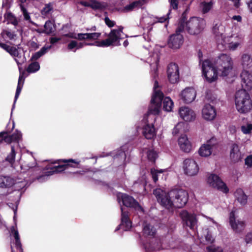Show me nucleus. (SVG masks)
Here are the masks:
<instances>
[{"instance_id":"nucleus-9","label":"nucleus","mask_w":252,"mask_h":252,"mask_svg":"<svg viewBox=\"0 0 252 252\" xmlns=\"http://www.w3.org/2000/svg\"><path fill=\"white\" fill-rule=\"evenodd\" d=\"M184 21L182 20L179 23L178 27L176 30V33L170 36L168 45L173 49H177L180 48L183 43V36L180 32L184 31Z\"/></svg>"},{"instance_id":"nucleus-2","label":"nucleus","mask_w":252,"mask_h":252,"mask_svg":"<svg viewBox=\"0 0 252 252\" xmlns=\"http://www.w3.org/2000/svg\"><path fill=\"white\" fill-rule=\"evenodd\" d=\"M235 103L236 109L242 114L249 112L252 108V101L250 96L244 90H240L236 93Z\"/></svg>"},{"instance_id":"nucleus-39","label":"nucleus","mask_w":252,"mask_h":252,"mask_svg":"<svg viewBox=\"0 0 252 252\" xmlns=\"http://www.w3.org/2000/svg\"><path fill=\"white\" fill-rule=\"evenodd\" d=\"M174 103L169 97H166L163 100V109L167 112L172 111Z\"/></svg>"},{"instance_id":"nucleus-12","label":"nucleus","mask_w":252,"mask_h":252,"mask_svg":"<svg viewBox=\"0 0 252 252\" xmlns=\"http://www.w3.org/2000/svg\"><path fill=\"white\" fill-rule=\"evenodd\" d=\"M63 162H67V163L62 165L55 166L50 168L49 169H48V170L45 172V175L40 176L38 179L39 180H41L45 178L47 176L52 175L54 174L58 173L60 172H62L65 170L68 166L75 167L74 166L72 165L70 163H73L77 165L79 164L80 163V161L72 159H69L68 160H63Z\"/></svg>"},{"instance_id":"nucleus-6","label":"nucleus","mask_w":252,"mask_h":252,"mask_svg":"<svg viewBox=\"0 0 252 252\" xmlns=\"http://www.w3.org/2000/svg\"><path fill=\"white\" fill-rule=\"evenodd\" d=\"M123 27H120L118 29L111 30L108 35V38L97 42V46L101 47H108L111 45H120V39L122 37L121 34L123 33Z\"/></svg>"},{"instance_id":"nucleus-64","label":"nucleus","mask_w":252,"mask_h":252,"mask_svg":"<svg viewBox=\"0 0 252 252\" xmlns=\"http://www.w3.org/2000/svg\"><path fill=\"white\" fill-rule=\"evenodd\" d=\"M10 131H6V134H4V136L3 137V141H4L5 142L7 143H10L11 142L13 141L12 137L11 135H8V133Z\"/></svg>"},{"instance_id":"nucleus-51","label":"nucleus","mask_w":252,"mask_h":252,"mask_svg":"<svg viewBox=\"0 0 252 252\" xmlns=\"http://www.w3.org/2000/svg\"><path fill=\"white\" fill-rule=\"evenodd\" d=\"M171 10L169 9L167 15L166 16H162L160 17H155L154 20V22L153 24L159 22V23H163L165 22L167 19L169 18V15L170 13Z\"/></svg>"},{"instance_id":"nucleus-50","label":"nucleus","mask_w":252,"mask_h":252,"mask_svg":"<svg viewBox=\"0 0 252 252\" xmlns=\"http://www.w3.org/2000/svg\"><path fill=\"white\" fill-rule=\"evenodd\" d=\"M53 10V6L51 3L46 4L45 7L41 11V13L43 15H47L49 14Z\"/></svg>"},{"instance_id":"nucleus-62","label":"nucleus","mask_w":252,"mask_h":252,"mask_svg":"<svg viewBox=\"0 0 252 252\" xmlns=\"http://www.w3.org/2000/svg\"><path fill=\"white\" fill-rule=\"evenodd\" d=\"M77 45V42L76 41L71 40L69 43H68L67 48L70 50H72L73 49L75 48V50L74 51L75 52L76 50Z\"/></svg>"},{"instance_id":"nucleus-61","label":"nucleus","mask_w":252,"mask_h":252,"mask_svg":"<svg viewBox=\"0 0 252 252\" xmlns=\"http://www.w3.org/2000/svg\"><path fill=\"white\" fill-rule=\"evenodd\" d=\"M7 18L9 22L11 23L13 25H17L18 24V21L15 17L11 13L7 14Z\"/></svg>"},{"instance_id":"nucleus-55","label":"nucleus","mask_w":252,"mask_h":252,"mask_svg":"<svg viewBox=\"0 0 252 252\" xmlns=\"http://www.w3.org/2000/svg\"><path fill=\"white\" fill-rule=\"evenodd\" d=\"M170 2V8L176 10L178 8V5L183 1V0H169Z\"/></svg>"},{"instance_id":"nucleus-21","label":"nucleus","mask_w":252,"mask_h":252,"mask_svg":"<svg viewBox=\"0 0 252 252\" xmlns=\"http://www.w3.org/2000/svg\"><path fill=\"white\" fill-rule=\"evenodd\" d=\"M167 76L171 83L177 82L179 79V70L178 65L175 63H170L167 67Z\"/></svg>"},{"instance_id":"nucleus-20","label":"nucleus","mask_w":252,"mask_h":252,"mask_svg":"<svg viewBox=\"0 0 252 252\" xmlns=\"http://www.w3.org/2000/svg\"><path fill=\"white\" fill-rule=\"evenodd\" d=\"M151 117L148 119L144 118L143 121L145 124L143 127V134L147 139H152L156 134L155 129L154 127L153 123L155 121L149 120Z\"/></svg>"},{"instance_id":"nucleus-44","label":"nucleus","mask_w":252,"mask_h":252,"mask_svg":"<svg viewBox=\"0 0 252 252\" xmlns=\"http://www.w3.org/2000/svg\"><path fill=\"white\" fill-rule=\"evenodd\" d=\"M54 24L51 21H47L44 25V32L49 34L54 32Z\"/></svg>"},{"instance_id":"nucleus-56","label":"nucleus","mask_w":252,"mask_h":252,"mask_svg":"<svg viewBox=\"0 0 252 252\" xmlns=\"http://www.w3.org/2000/svg\"><path fill=\"white\" fill-rule=\"evenodd\" d=\"M100 34L99 32L87 33L88 40L97 39L100 36Z\"/></svg>"},{"instance_id":"nucleus-11","label":"nucleus","mask_w":252,"mask_h":252,"mask_svg":"<svg viewBox=\"0 0 252 252\" xmlns=\"http://www.w3.org/2000/svg\"><path fill=\"white\" fill-rule=\"evenodd\" d=\"M207 182L209 186L217 189L224 193H227L229 191V189L226 184L222 182L218 175L215 174H211L208 175Z\"/></svg>"},{"instance_id":"nucleus-17","label":"nucleus","mask_w":252,"mask_h":252,"mask_svg":"<svg viewBox=\"0 0 252 252\" xmlns=\"http://www.w3.org/2000/svg\"><path fill=\"white\" fill-rule=\"evenodd\" d=\"M183 169L185 173L189 176L196 175L199 171V167L196 162L189 158L184 160Z\"/></svg>"},{"instance_id":"nucleus-48","label":"nucleus","mask_w":252,"mask_h":252,"mask_svg":"<svg viewBox=\"0 0 252 252\" xmlns=\"http://www.w3.org/2000/svg\"><path fill=\"white\" fill-rule=\"evenodd\" d=\"M126 155L125 152L121 149L118 151V153L114 156V158L115 160L120 159L124 162L126 159Z\"/></svg>"},{"instance_id":"nucleus-53","label":"nucleus","mask_w":252,"mask_h":252,"mask_svg":"<svg viewBox=\"0 0 252 252\" xmlns=\"http://www.w3.org/2000/svg\"><path fill=\"white\" fill-rule=\"evenodd\" d=\"M1 35L2 36L6 35L7 37L10 40L15 39V37L16 36V34L14 32L7 30L3 31L1 33Z\"/></svg>"},{"instance_id":"nucleus-36","label":"nucleus","mask_w":252,"mask_h":252,"mask_svg":"<svg viewBox=\"0 0 252 252\" xmlns=\"http://www.w3.org/2000/svg\"><path fill=\"white\" fill-rule=\"evenodd\" d=\"M51 45L47 47L44 46L42 47L39 51L36 52L32 56L31 60L33 61L37 60L40 57L44 55L47 52L48 50L51 48Z\"/></svg>"},{"instance_id":"nucleus-5","label":"nucleus","mask_w":252,"mask_h":252,"mask_svg":"<svg viewBox=\"0 0 252 252\" xmlns=\"http://www.w3.org/2000/svg\"><path fill=\"white\" fill-rule=\"evenodd\" d=\"M184 21V31H187L190 34H197L199 33L205 26V21L201 18L192 17L189 21H186V18L184 15L179 23Z\"/></svg>"},{"instance_id":"nucleus-35","label":"nucleus","mask_w":252,"mask_h":252,"mask_svg":"<svg viewBox=\"0 0 252 252\" xmlns=\"http://www.w3.org/2000/svg\"><path fill=\"white\" fill-rule=\"evenodd\" d=\"M14 179L10 177H0V187L8 188L13 186Z\"/></svg>"},{"instance_id":"nucleus-54","label":"nucleus","mask_w":252,"mask_h":252,"mask_svg":"<svg viewBox=\"0 0 252 252\" xmlns=\"http://www.w3.org/2000/svg\"><path fill=\"white\" fill-rule=\"evenodd\" d=\"M204 234V237L206 242L208 243H212L214 241V238L212 237V235L209 232L208 229H206Z\"/></svg>"},{"instance_id":"nucleus-57","label":"nucleus","mask_w":252,"mask_h":252,"mask_svg":"<svg viewBox=\"0 0 252 252\" xmlns=\"http://www.w3.org/2000/svg\"><path fill=\"white\" fill-rule=\"evenodd\" d=\"M20 7L21 11H22L25 19L26 20L30 21L31 17L29 13L27 12L26 9L24 7V6L22 3L20 4Z\"/></svg>"},{"instance_id":"nucleus-13","label":"nucleus","mask_w":252,"mask_h":252,"mask_svg":"<svg viewBox=\"0 0 252 252\" xmlns=\"http://www.w3.org/2000/svg\"><path fill=\"white\" fill-rule=\"evenodd\" d=\"M218 143V141L216 138H211L200 147L198 150L199 155L203 157L210 156L213 150L217 148Z\"/></svg>"},{"instance_id":"nucleus-14","label":"nucleus","mask_w":252,"mask_h":252,"mask_svg":"<svg viewBox=\"0 0 252 252\" xmlns=\"http://www.w3.org/2000/svg\"><path fill=\"white\" fill-rule=\"evenodd\" d=\"M0 47L8 52L14 59L17 65H21L25 61V58L22 57L18 49L15 47L9 46L6 44L0 43ZM20 70V67L19 66Z\"/></svg>"},{"instance_id":"nucleus-33","label":"nucleus","mask_w":252,"mask_h":252,"mask_svg":"<svg viewBox=\"0 0 252 252\" xmlns=\"http://www.w3.org/2000/svg\"><path fill=\"white\" fill-rule=\"evenodd\" d=\"M234 197L241 205L244 206L247 203L248 197L242 189H237L234 193Z\"/></svg>"},{"instance_id":"nucleus-3","label":"nucleus","mask_w":252,"mask_h":252,"mask_svg":"<svg viewBox=\"0 0 252 252\" xmlns=\"http://www.w3.org/2000/svg\"><path fill=\"white\" fill-rule=\"evenodd\" d=\"M156 229L154 226L147 222L144 223L143 234L145 237L152 240L149 244L144 246L147 252L159 250L160 242L159 239L156 237Z\"/></svg>"},{"instance_id":"nucleus-29","label":"nucleus","mask_w":252,"mask_h":252,"mask_svg":"<svg viewBox=\"0 0 252 252\" xmlns=\"http://www.w3.org/2000/svg\"><path fill=\"white\" fill-rule=\"evenodd\" d=\"M241 64L243 71L252 72V56L249 54H244L241 58Z\"/></svg>"},{"instance_id":"nucleus-27","label":"nucleus","mask_w":252,"mask_h":252,"mask_svg":"<svg viewBox=\"0 0 252 252\" xmlns=\"http://www.w3.org/2000/svg\"><path fill=\"white\" fill-rule=\"evenodd\" d=\"M180 117L185 121L190 122L195 118L194 112L188 107H182L179 109Z\"/></svg>"},{"instance_id":"nucleus-22","label":"nucleus","mask_w":252,"mask_h":252,"mask_svg":"<svg viewBox=\"0 0 252 252\" xmlns=\"http://www.w3.org/2000/svg\"><path fill=\"white\" fill-rule=\"evenodd\" d=\"M229 158L231 162L236 163L241 160L243 155L240 150L239 146L235 144H232L230 147Z\"/></svg>"},{"instance_id":"nucleus-7","label":"nucleus","mask_w":252,"mask_h":252,"mask_svg":"<svg viewBox=\"0 0 252 252\" xmlns=\"http://www.w3.org/2000/svg\"><path fill=\"white\" fill-rule=\"evenodd\" d=\"M170 195L172 197L174 203V207L181 208L187 203L189 195L185 190L181 189H175L170 191Z\"/></svg>"},{"instance_id":"nucleus-47","label":"nucleus","mask_w":252,"mask_h":252,"mask_svg":"<svg viewBox=\"0 0 252 252\" xmlns=\"http://www.w3.org/2000/svg\"><path fill=\"white\" fill-rule=\"evenodd\" d=\"M158 157L157 153L153 150H150L147 152V157L149 160L152 162H155Z\"/></svg>"},{"instance_id":"nucleus-52","label":"nucleus","mask_w":252,"mask_h":252,"mask_svg":"<svg viewBox=\"0 0 252 252\" xmlns=\"http://www.w3.org/2000/svg\"><path fill=\"white\" fill-rule=\"evenodd\" d=\"M252 130V124H248L241 126V130L244 134H249Z\"/></svg>"},{"instance_id":"nucleus-37","label":"nucleus","mask_w":252,"mask_h":252,"mask_svg":"<svg viewBox=\"0 0 252 252\" xmlns=\"http://www.w3.org/2000/svg\"><path fill=\"white\" fill-rule=\"evenodd\" d=\"M51 45L47 47L44 46L42 47L39 51L36 52L32 56L31 60L33 61L37 60L40 57L44 55L47 52L48 50L51 48Z\"/></svg>"},{"instance_id":"nucleus-32","label":"nucleus","mask_w":252,"mask_h":252,"mask_svg":"<svg viewBox=\"0 0 252 252\" xmlns=\"http://www.w3.org/2000/svg\"><path fill=\"white\" fill-rule=\"evenodd\" d=\"M220 43L225 47L227 45V48L232 51L236 50L240 44L238 42L234 41L232 37H224Z\"/></svg>"},{"instance_id":"nucleus-59","label":"nucleus","mask_w":252,"mask_h":252,"mask_svg":"<svg viewBox=\"0 0 252 252\" xmlns=\"http://www.w3.org/2000/svg\"><path fill=\"white\" fill-rule=\"evenodd\" d=\"M101 4L95 0H90V7L93 9H97L101 8Z\"/></svg>"},{"instance_id":"nucleus-16","label":"nucleus","mask_w":252,"mask_h":252,"mask_svg":"<svg viewBox=\"0 0 252 252\" xmlns=\"http://www.w3.org/2000/svg\"><path fill=\"white\" fill-rule=\"evenodd\" d=\"M117 199L120 202L121 200L124 205L126 207H131L138 211H142V208L132 197L125 193H119Z\"/></svg>"},{"instance_id":"nucleus-25","label":"nucleus","mask_w":252,"mask_h":252,"mask_svg":"<svg viewBox=\"0 0 252 252\" xmlns=\"http://www.w3.org/2000/svg\"><path fill=\"white\" fill-rule=\"evenodd\" d=\"M242 86L244 90L249 91L252 89V75L248 71H243L241 74Z\"/></svg>"},{"instance_id":"nucleus-31","label":"nucleus","mask_w":252,"mask_h":252,"mask_svg":"<svg viewBox=\"0 0 252 252\" xmlns=\"http://www.w3.org/2000/svg\"><path fill=\"white\" fill-rule=\"evenodd\" d=\"M178 144L183 151L189 153L191 150V144L186 135H182L178 139Z\"/></svg>"},{"instance_id":"nucleus-58","label":"nucleus","mask_w":252,"mask_h":252,"mask_svg":"<svg viewBox=\"0 0 252 252\" xmlns=\"http://www.w3.org/2000/svg\"><path fill=\"white\" fill-rule=\"evenodd\" d=\"M11 136L12 137L13 141H16L17 142H18V141L22 138V133L21 132L16 130V132L11 135Z\"/></svg>"},{"instance_id":"nucleus-26","label":"nucleus","mask_w":252,"mask_h":252,"mask_svg":"<svg viewBox=\"0 0 252 252\" xmlns=\"http://www.w3.org/2000/svg\"><path fill=\"white\" fill-rule=\"evenodd\" d=\"M159 60V53L156 52L147 59L148 62L150 63L151 71L152 72L154 77L158 75V64Z\"/></svg>"},{"instance_id":"nucleus-42","label":"nucleus","mask_w":252,"mask_h":252,"mask_svg":"<svg viewBox=\"0 0 252 252\" xmlns=\"http://www.w3.org/2000/svg\"><path fill=\"white\" fill-rule=\"evenodd\" d=\"M39 69L40 65L39 63L37 62H33L29 65L27 71L29 73H34Z\"/></svg>"},{"instance_id":"nucleus-18","label":"nucleus","mask_w":252,"mask_h":252,"mask_svg":"<svg viewBox=\"0 0 252 252\" xmlns=\"http://www.w3.org/2000/svg\"><path fill=\"white\" fill-rule=\"evenodd\" d=\"M180 216L182 219L184 225L193 229L197 224V220L194 214L188 213L186 210L182 211Z\"/></svg>"},{"instance_id":"nucleus-28","label":"nucleus","mask_w":252,"mask_h":252,"mask_svg":"<svg viewBox=\"0 0 252 252\" xmlns=\"http://www.w3.org/2000/svg\"><path fill=\"white\" fill-rule=\"evenodd\" d=\"M196 94V91L193 88H187L182 92L181 97L185 103H189L194 100Z\"/></svg>"},{"instance_id":"nucleus-60","label":"nucleus","mask_w":252,"mask_h":252,"mask_svg":"<svg viewBox=\"0 0 252 252\" xmlns=\"http://www.w3.org/2000/svg\"><path fill=\"white\" fill-rule=\"evenodd\" d=\"M245 165L248 168H252V155L248 156L245 159Z\"/></svg>"},{"instance_id":"nucleus-1","label":"nucleus","mask_w":252,"mask_h":252,"mask_svg":"<svg viewBox=\"0 0 252 252\" xmlns=\"http://www.w3.org/2000/svg\"><path fill=\"white\" fill-rule=\"evenodd\" d=\"M158 82L157 80L155 81L154 86V93L151 99V103L149 108L148 114L144 118L148 119L149 117H151L149 120L155 121V117L154 115H157L159 113L161 100L163 98V93L158 90Z\"/></svg>"},{"instance_id":"nucleus-19","label":"nucleus","mask_w":252,"mask_h":252,"mask_svg":"<svg viewBox=\"0 0 252 252\" xmlns=\"http://www.w3.org/2000/svg\"><path fill=\"white\" fill-rule=\"evenodd\" d=\"M229 223L231 228L235 233H240L245 229V222L240 220H236L235 217V212L232 211L229 216Z\"/></svg>"},{"instance_id":"nucleus-8","label":"nucleus","mask_w":252,"mask_h":252,"mask_svg":"<svg viewBox=\"0 0 252 252\" xmlns=\"http://www.w3.org/2000/svg\"><path fill=\"white\" fill-rule=\"evenodd\" d=\"M202 70L203 75L209 82L215 81L219 75L214 63H213L209 60H205L202 62Z\"/></svg>"},{"instance_id":"nucleus-34","label":"nucleus","mask_w":252,"mask_h":252,"mask_svg":"<svg viewBox=\"0 0 252 252\" xmlns=\"http://www.w3.org/2000/svg\"><path fill=\"white\" fill-rule=\"evenodd\" d=\"M24 78L23 77V75L20 74V76H19V79H18V85L17 87L16 91V93H15L14 103H13L12 108V111H13V110L15 107V103H16L17 99H18L19 95L21 92L22 88V87H23V85L24 84Z\"/></svg>"},{"instance_id":"nucleus-63","label":"nucleus","mask_w":252,"mask_h":252,"mask_svg":"<svg viewBox=\"0 0 252 252\" xmlns=\"http://www.w3.org/2000/svg\"><path fill=\"white\" fill-rule=\"evenodd\" d=\"M36 40L35 39L34 40L33 39L31 40L29 42V46L32 49L35 50L38 48L39 45L37 43V42L36 41Z\"/></svg>"},{"instance_id":"nucleus-45","label":"nucleus","mask_w":252,"mask_h":252,"mask_svg":"<svg viewBox=\"0 0 252 252\" xmlns=\"http://www.w3.org/2000/svg\"><path fill=\"white\" fill-rule=\"evenodd\" d=\"M140 7H141V3L140 2L136 0L132 2L129 5H126L125 7V9L127 11H130L132 10L135 8H139Z\"/></svg>"},{"instance_id":"nucleus-23","label":"nucleus","mask_w":252,"mask_h":252,"mask_svg":"<svg viewBox=\"0 0 252 252\" xmlns=\"http://www.w3.org/2000/svg\"><path fill=\"white\" fill-rule=\"evenodd\" d=\"M121 209L122 212L121 223L117 227L116 231L119 230L120 228L125 231H127L131 227V221L129 219L128 212L124 211L123 207H121Z\"/></svg>"},{"instance_id":"nucleus-41","label":"nucleus","mask_w":252,"mask_h":252,"mask_svg":"<svg viewBox=\"0 0 252 252\" xmlns=\"http://www.w3.org/2000/svg\"><path fill=\"white\" fill-rule=\"evenodd\" d=\"M213 3L212 1H203L200 3V6L203 13L208 12L212 8Z\"/></svg>"},{"instance_id":"nucleus-4","label":"nucleus","mask_w":252,"mask_h":252,"mask_svg":"<svg viewBox=\"0 0 252 252\" xmlns=\"http://www.w3.org/2000/svg\"><path fill=\"white\" fill-rule=\"evenodd\" d=\"M220 76H227L233 68V61L231 57L225 54H220L214 62Z\"/></svg>"},{"instance_id":"nucleus-24","label":"nucleus","mask_w":252,"mask_h":252,"mask_svg":"<svg viewBox=\"0 0 252 252\" xmlns=\"http://www.w3.org/2000/svg\"><path fill=\"white\" fill-rule=\"evenodd\" d=\"M202 117L208 121L213 120L216 117V111L215 108L209 104L204 105L202 110Z\"/></svg>"},{"instance_id":"nucleus-43","label":"nucleus","mask_w":252,"mask_h":252,"mask_svg":"<svg viewBox=\"0 0 252 252\" xmlns=\"http://www.w3.org/2000/svg\"><path fill=\"white\" fill-rule=\"evenodd\" d=\"M15 155L16 152L15 151L14 147L13 146H11V152L6 157V160L8 161L11 165H12L15 161Z\"/></svg>"},{"instance_id":"nucleus-10","label":"nucleus","mask_w":252,"mask_h":252,"mask_svg":"<svg viewBox=\"0 0 252 252\" xmlns=\"http://www.w3.org/2000/svg\"><path fill=\"white\" fill-rule=\"evenodd\" d=\"M154 194L156 197L158 202L161 205L168 209L174 207V203L172 197L170 196V191L166 193L160 189H157L154 190Z\"/></svg>"},{"instance_id":"nucleus-38","label":"nucleus","mask_w":252,"mask_h":252,"mask_svg":"<svg viewBox=\"0 0 252 252\" xmlns=\"http://www.w3.org/2000/svg\"><path fill=\"white\" fill-rule=\"evenodd\" d=\"M11 235H12L15 240V245L17 248L21 249V243L20 240V236L18 230L14 226L11 228Z\"/></svg>"},{"instance_id":"nucleus-46","label":"nucleus","mask_w":252,"mask_h":252,"mask_svg":"<svg viewBox=\"0 0 252 252\" xmlns=\"http://www.w3.org/2000/svg\"><path fill=\"white\" fill-rule=\"evenodd\" d=\"M163 172L162 170H156L154 168H152L151 169V174L152 175L153 181L155 183L158 180V176L159 174H161Z\"/></svg>"},{"instance_id":"nucleus-40","label":"nucleus","mask_w":252,"mask_h":252,"mask_svg":"<svg viewBox=\"0 0 252 252\" xmlns=\"http://www.w3.org/2000/svg\"><path fill=\"white\" fill-rule=\"evenodd\" d=\"M27 184V182L24 179L14 180V188L16 190H20L24 188Z\"/></svg>"},{"instance_id":"nucleus-30","label":"nucleus","mask_w":252,"mask_h":252,"mask_svg":"<svg viewBox=\"0 0 252 252\" xmlns=\"http://www.w3.org/2000/svg\"><path fill=\"white\" fill-rule=\"evenodd\" d=\"M224 32V27L221 24V22L219 20H215L213 25L212 32L216 37L218 39L221 37L222 40L223 38L222 35Z\"/></svg>"},{"instance_id":"nucleus-15","label":"nucleus","mask_w":252,"mask_h":252,"mask_svg":"<svg viewBox=\"0 0 252 252\" xmlns=\"http://www.w3.org/2000/svg\"><path fill=\"white\" fill-rule=\"evenodd\" d=\"M0 47L8 52L14 59L17 65H21L25 61V58L22 57L18 49L15 47L9 46L6 44L0 43ZM20 70V67L19 66Z\"/></svg>"},{"instance_id":"nucleus-49","label":"nucleus","mask_w":252,"mask_h":252,"mask_svg":"<svg viewBox=\"0 0 252 252\" xmlns=\"http://www.w3.org/2000/svg\"><path fill=\"white\" fill-rule=\"evenodd\" d=\"M208 252H223V250L221 247L210 246L206 248Z\"/></svg>"}]
</instances>
